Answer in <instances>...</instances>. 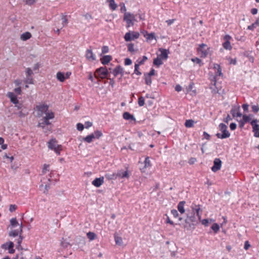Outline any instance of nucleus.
Listing matches in <instances>:
<instances>
[{
    "instance_id": "f257e3e1",
    "label": "nucleus",
    "mask_w": 259,
    "mask_h": 259,
    "mask_svg": "<svg viewBox=\"0 0 259 259\" xmlns=\"http://www.w3.org/2000/svg\"><path fill=\"white\" fill-rule=\"evenodd\" d=\"M35 110L37 111L38 117H44V115L47 116L50 112H53L52 110L49 109V106L45 103H41L35 107Z\"/></svg>"
},
{
    "instance_id": "f03ea898",
    "label": "nucleus",
    "mask_w": 259,
    "mask_h": 259,
    "mask_svg": "<svg viewBox=\"0 0 259 259\" xmlns=\"http://www.w3.org/2000/svg\"><path fill=\"white\" fill-rule=\"evenodd\" d=\"M220 131L222 133H217L215 136L219 139H224L228 138L230 136V134L228 131L227 126L223 123H221L219 125Z\"/></svg>"
},
{
    "instance_id": "7ed1b4c3",
    "label": "nucleus",
    "mask_w": 259,
    "mask_h": 259,
    "mask_svg": "<svg viewBox=\"0 0 259 259\" xmlns=\"http://www.w3.org/2000/svg\"><path fill=\"white\" fill-rule=\"evenodd\" d=\"M102 136L103 134L101 131L96 130L94 133H92L85 137L82 138V141L88 143H91L95 139H99Z\"/></svg>"
},
{
    "instance_id": "20e7f679",
    "label": "nucleus",
    "mask_w": 259,
    "mask_h": 259,
    "mask_svg": "<svg viewBox=\"0 0 259 259\" xmlns=\"http://www.w3.org/2000/svg\"><path fill=\"white\" fill-rule=\"evenodd\" d=\"M123 21L126 22V28H129L131 26H133L134 24L135 21H136V16L131 13H125L124 14Z\"/></svg>"
},
{
    "instance_id": "39448f33",
    "label": "nucleus",
    "mask_w": 259,
    "mask_h": 259,
    "mask_svg": "<svg viewBox=\"0 0 259 259\" xmlns=\"http://www.w3.org/2000/svg\"><path fill=\"white\" fill-rule=\"evenodd\" d=\"M210 48L205 44L199 45L197 52L201 58H205L208 54Z\"/></svg>"
},
{
    "instance_id": "423d86ee",
    "label": "nucleus",
    "mask_w": 259,
    "mask_h": 259,
    "mask_svg": "<svg viewBox=\"0 0 259 259\" xmlns=\"http://www.w3.org/2000/svg\"><path fill=\"white\" fill-rule=\"evenodd\" d=\"M55 117L54 112H50L48 114L47 116H45L42 118L43 121L42 122H39L37 126L44 128L46 125H51V123L49 120L53 119Z\"/></svg>"
},
{
    "instance_id": "0eeeda50",
    "label": "nucleus",
    "mask_w": 259,
    "mask_h": 259,
    "mask_svg": "<svg viewBox=\"0 0 259 259\" xmlns=\"http://www.w3.org/2000/svg\"><path fill=\"white\" fill-rule=\"evenodd\" d=\"M48 147L54 150L58 155L60 154V151L62 150V146L58 145L55 139H52L48 142Z\"/></svg>"
},
{
    "instance_id": "6e6552de",
    "label": "nucleus",
    "mask_w": 259,
    "mask_h": 259,
    "mask_svg": "<svg viewBox=\"0 0 259 259\" xmlns=\"http://www.w3.org/2000/svg\"><path fill=\"white\" fill-rule=\"evenodd\" d=\"M140 34L139 32L130 31L125 34L124 38L126 41H130L138 38Z\"/></svg>"
},
{
    "instance_id": "1a4fd4ad",
    "label": "nucleus",
    "mask_w": 259,
    "mask_h": 259,
    "mask_svg": "<svg viewBox=\"0 0 259 259\" xmlns=\"http://www.w3.org/2000/svg\"><path fill=\"white\" fill-rule=\"evenodd\" d=\"M108 73L109 72L106 68L101 67L96 70L95 75L96 77L98 76L101 78L103 79L106 77Z\"/></svg>"
},
{
    "instance_id": "9d476101",
    "label": "nucleus",
    "mask_w": 259,
    "mask_h": 259,
    "mask_svg": "<svg viewBox=\"0 0 259 259\" xmlns=\"http://www.w3.org/2000/svg\"><path fill=\"white\" fill-rule=\"evenodd\" d=\"M192 211L196 213L199 221H201V215L202 212V210L201 208V205L199 204H196L195 203H193L191 206Z\"/></svg>"
},
{
    "instance_id": "9b49d317",
    "label": "nucleus",
    "mask_w": 259,
    "mask_h": 259,
    "mask_svg": "<svg viewBox=\"0 0 259 259\" xmlns=\"http://www.w3.org/2000/svg\"><path fill=\"white\" fill-rule=\"evenodd\" d=\"M225 41L223 43L222 46L223 48L227 50H231L232 49L230 40L232 39V37L228 34H226L223 38Z\"/></svg>"
},
{
    "instance_id": "f8f14e48",
    "label": "nucleus",
    "mask_w": 259,
    "mask_h": 259,
    "mask_svg": "<svg viewBox=\"0 0 259 259\" xmlns=\"http://www.w3.org/2000/svg\"><path fill=\"white\" fill-rule=\"evenodd\" d=\"M257 122L258 120L257 119H253L250 121V124L252 127V132L254 133V136L256 138H259V124H257Z\"/></svg>"
},
{
    "instance_id": "ddd939ff",
    "label": "nucleus",
    "mask_w": 259,
    "mask_h": 259,
    "mask_svg": "<svg viewBox=\"0 0 259 259\" xmlns=\"http://www.w3.org/2000/svg\"><path fill=\"white\" fill-rule=\"evenodd\" d=\"M21 233H22V229L20 228L19 230H16L12 231L10 232V236H13V237H16L17 236H19V238L17 239V243L19 245H20L22 241V237L21 236Z\"/></svg>"
},
{
    "instance_id": "4468645a",
    "label": "nucleus",
    "mask_w": 259,
    "mask_h": 259,
    "mask_svg": "<svg viewBox=\"0 0 259 259\" xmlns=\"http://www.w3.org/2000/svg\"><path fill=\"white\" fill-rule=\"evenodd\" d=\"M14 244L13 242L10 241L7 242L2 245V248L4 249L9 250L10 253H14L15 252V249L13 248Z\"/></svg>"
},
{
    "instance_id": "2eb2a0df",
    "label": "nucleus",
    "mask_w": 259,
    "mask_h": 259,
    "mask_svg": "<svg viewBox=\"0 0 259 259\" xmlns=\"http://www.w3.org/2000/svg\"><path fill=\"white\" fill-rule=\"evenodd\" d=\"M222 166V161L219 158H215L213 161V165L211 167V170L216 172L220 170Z\"/></svg>"
},
{
    "instance_id": "dca6fc26",
    "label": "nucleus",
    "mask_w": 259,
    "mask_h": 259,
    "mask_svg": "<svg viewBox=\"0 0 259 259\" xmlns=\"http://www.w3.org/2000/svg\"><path fill=\"white\" fill-rule=\"evenodd\" d=\"M7 96L10 98L12 103L15 105L18 104L19 101L17 99V96L14 93L12 92H8L7 93Z\"/></svg>"
},
{
    "instance_id": "f3484780",
    "label": "nucleus",
    "mask_w": 259,
    "mask_h": 259,
    "mask_svg": "<svg viewBox=\"0 0 259 259\" xmlns=\"http://www.w3.org/2000/svg\"><path fill=\"white\" fill-rule=\"evenodd\" d=\"M104 178L103 177L96 178L92 181V184L96 187H99L104 183Z\"/></svg>"
},
{
    "instance_id": "a211bd4d",
    "label": "nucleus",
    "mask_w": 259,
    "mask_h": 259,
    "mask_svg": "<svg viewBox=\"0 0 259 259\" xmlns=\"http://www.w3.org/2000/svg\"><path fill=\"white\" fill-rule=\"evenodd\" d=\"M85 57L90 61H94L96 60V56L93 53L92 50L88 49L87 50Z\"/></svg>"
},
{
    "instance_id": "6ab92c4d",
    "label": "nucleus",
    "mask_w": 259,
    "mask_h": 259,
    "mask_svg": "<svg viewBox=\"0 0 259 259\" xmlns=\"http://www.w3.org/2000/svg\"><path fill=\"white\" fill-rule=\"evenodd\" d=\"M159 51L161 52L159 58L161 59L166 60L169 53L168 50L164 49H159Z\"/></svg>"
},
{
    "instance_id": "aec40b11",
    "label": "nucleus",
    "mask_w": 259,
    "mask_h": 259,
    "mask_svg": "<svg viewBox=\"0 0 259 259\" xmlns=\"http://www.w3.org/2000/svg\"><path fill=\"white\" fill-rule=\"evenodd\" d=\"M144 36L146 38L147 41L151 40L153 39H155V33L153 32L149 33L147 31H144L143 32Z\"/></svg>"
},
{
    "instance_id": "412c9836",
    "label": "nucleus",
    "mask_w": 259,
    "mask_h": 259,
    "mask_svg": "<svg viewBox=\"0 0 259 259\" xmlns=\"http://www.w3.org/2000/svg\"><path fill=\"white\" fill-rule=\"evenodd\" d=\"M113 74L114 76H117L119 74L123 75V68L120 66H116L113 71Z\"/></svg>"
},
{
    "instance_id": "4be33fe9",
    "label": "nucleus",
    "mask_w": 259,
    "mask_h": 259,
    "mask_svg": "<svg viewBox=\"0 0 259 259\" xmlns=\"http://www.w3.org/2000/svg\"><path fill=\"white\" fill-rule=\"evenodd\" d=\"M111 60L112 57L110 55L104 56L100 59L102 64L103 65H106L108 64Z\"/></svg>"
},
{
    "instance_id": "5701e85b",
    "label": "nucleus",
    "mask_w": 259,
    "mask_h": 259,
    "mask_svg": "<svg viewBox=\"0 0 259 259\" xmlns=\"http://www.w3.org/2000/svg\"><path fill=\"white\" fill-rule=\"evenodd\" d=\"M32 37V35L29 32H25L20 35V39L22 41H26Z\"/></svg>"
},
{
    "instance_id": "b1692460",
    "label": "nucleus",
    "mask_w": 259,
    "mask_h": 259,
    "mask_svg": "<svg viewBox=\"0 0 259 259\" xmlns=\"http://www.w3.org/2000/svg\"><path fill=\"white\" fill-rule=\"evenodd\" d=\"M117 177H119L120 178H127L128 179L130 177L128 172L127 170L122 171H118L117 173L116 174Z\"/></svg>"
},
{
    "instance_id": "393cba45",
    "label": "nucleus",
    "mask_w": 259,
    "mask_h": 259,
    "mask_svg": "<svg viewBox=\"0 0 259 259\" xmlns=\"http://www.w3.org/2000/svg\"><path fill=\"white\" fill-rule=\"evenodd\" d=\"M185 203L186 202L185 201H180L178 204V206H177L178 209L181 214H183L185 211V210L184 208V205H185Z\"/></svg>"
},
{
    "instance_id": "a878e982",
    "label": "nucleus",
    "mask_w": 259,
    "mask_h": 259,
    "mask_svg": "<svg viewBox=\"0 0 259 259\" xmlns=\"http://www.w3.org/2000/svg\"><path fill=\"white\" fill-rule=\"evenodd\" d=\"M107 3L109 4V7L112 11L116 9L117 5L115 4L114 0H106Z\"/></svg>"
},
{
    "instance_id": "bb28decb",
    "label": "nucleus",
    "mask_w": 259,
    "mask_h": 259,
    "mask_svg": "<svg viewBox=\"0 0 259 259\" xmlns=\"http://www.w3.org/2000/svg\"><path fill=\"white\" fill-rule=\"evenodd\" d=\"M56 77L59 81L62 82H64L66 79L64 73L60 71L57 73Z\"/></svg>"
},
{
    "instance_id": "cd10ccee",
    "label": "nucleus",
    "mask_w": 259,
    "mask_h": 259,
    "mask_svg": "<svg viewBox=\"0 0 259 259\" xmlns=\"http://www.w3.org/2000/svg\"><path fill=\"white\" fill-rule=\"evenodd\" d=\"M123 118L125 120H135L134 116L127 112L123 113Z\"/></svg>"
},
{
    "instance_id": "c85d7f7f",
    "label": "nucleus",
    "mask_w": 259,
    "mask_h": 259,
    "mask_svg": "<svg viewBox=\"0 0 259 259\" xmlns=\"http://www.w3.org/2000/svg\"><path fill=\"white\" fill-rule=\"evenodd\" d=\"M162 59L159 57L155 58L153 60V64L157 67H159L161 65L163 64Z\"/></svg>"
},
{
    "instance_id": "c756f323",
    "label": "nucleus",
    "mask_w": 259,
    "mask_h": 259,
    "mask_svg": "<svg viewBox=\"0 0 259 259\" xmlns=\"http://www.w3.org/2000/svg\"><path fill=\"white\" fill-rule=\"evenodd\" d=\"M24 82L27 84H33V78L32 76H26L24 79Z\"/></svg>"
},
{
    "instance_id": "7c9ffc66",
    "label": "nucleus",
    "mask_w": 259,
    "mask_h": 259,
    "mask_svg": "<svg viewBox=\"0 0 259 259\" xmlns=\"http://www.w3.org/2000/svg\"><path fill=\"white\" fill-rule=\"evenodd\" d=\"M114 239L116 244L120 245L122 244V240L121 237L118 236L117 235L115 234L114 235Z\"/></svg>"
},
{
    "instance_id": "2f4dec72",
    "label": "nucleus",
    "mask_w": 259,
    "mask_h": 259,
    "mask_svg": "<svg viewBox=\"0 0 259 259\" xmlns=\"http://www.w3.org/2000/svg\"><path fill=\"white\" fill-rule=\"evenodd\" d=\"M194 125V121L191 119L187 120L185 121V125L187 127H191Z\"/></svg>"
},
{
    "instance_id": "473e14b6",
    "label": "nucleus",
    "mask_w": 259,
    "mask_h": 259,
    "mask_svg": "<svg viewBox=\"0 0 259 259\" xmlns=\"http://www.w3.org/2000/svg\"><path fill=\"white\" fill-rule=\"evenodd\" d=\"M62 24L63 26V27L66 26L68 23V21L66 15H62Z\"/></svg>"
},
{
    "instance_id": "72a5a7b5",
    "label": "nucleus",
    "mask_w": 259,
    "mask_h": 259,
    "mask_svg": "<svg viewBox=\"0 0 259 259\" xmlns=\"http://www.w3.org/2000/svg\"><path fill=\"white\" fill-rule=\"evenodd\" d=\"M87 235L90 241L94 240L96 237V235L94 233L91 232L88 233Z\"/></svg>"
},
{
    "instance_id": "f704fd0d",
    "label": "nucleus",
    "mask_w": 259,
    "mask_h": 259,
    "mask_svg": "<svg viewBox=\"0 0 259 259\" xmlns=\"http://www.w3.org/2000/svg\"><path fill=\"white\" fill-rule=\"evenodd\" d=\"M25 4L29 6L34 5L36 3V0H23Z\"/></svg>"
},
{
    "instance_id": "c9c22d12",
    "label": "nucleus",
    "mask_w": 259,
    "mask_h": 259,
    "mask_svg": "<svg viewBox=\"0 0 259 259\" xmlns=\"http://www.w3.org/2000/svg\"><path fill=\"white\" fill-rule=\"evenodd\" d=\"M144 164L145 168L151 167V164L149 157H147L145 158L144 161Z\"/></svg>"
},
{
    "instance_id": "e433bc0d",
    "label": "nucleus",
    "mask_w": 259,
    "mask_h": 259,
    "mask_svg": "<svg viewBox=\"0 0 259 259\" xmlns=\"http://www.w3.org/2000/svg\"><path fill=\"white\" fill-rule=\"evenodd\" d=\"M145 76L146 84L147 85H150L152 83V79L151 77L149 75H147V74H145Z\"/></svg>"
},
{
    "instance_id": "4c0bfd02",
    "label": "nucleus",
    "mask_w": 259,
    "mask_h": 259,
    "mask_svg": "<svg viewBox=\"0 0 259 259\" xmlns=\"http://www.w3.org/2000/svg\"><path fill=\"white\" fill-rule=\"evenodd\" d=\"M138 104L140 106H143L145 105V99L141 96L138 99Z\"/></svg>"
},
{
    "instance_id": "58836bf2",
    "label": "nucleus",
    "mask_w": 259,
    "mask_h": 259,
    "mask_svg": "<svg viewBox=\"0 0 259 259\" xmlns=\"http://www.w3.org/2000/svg\"><path fill=\"white\" fill-rule=\"evenodd\" d=\"M139 64H135V70H134V73L140 75L141 74V72L139 71Z\"/></svg>"
},
{
    "instance_id": "ea45409f",
    "label": "nucleus",
    "mask_w": 259,
    "mask_h": 259,
    "mask_svg": "<svg viewBox=\"0 0 259 259\" xmlns=\"http://www.w3.org/2000/svg\"><path fill=\"white\" fill-rule=\"evenodd\" d=\"M10 223H11V225L12 226H13V227L19 225V224L17 222V221L16 218H12V219H11V220H10Z\"/></svg>"
},
{
    "instance_id": "a19ab883",
    "label": "nucleus",
    "mask_w": 259,
    "mask_h": 259,
    "mask_svg": "<svg viewBox=\"0 0 259 259\" xmlns=\"http://www.w3.org/2000/svg\"><path fill=\"white\" fill-rule=\"evenodd\" d=\"M49 166L50 165L47 164H45L43 166V168L42 170V174H45L47 171H49Z\"/></svg>"
},
{
    "instance_id": "79ce46f5",
    "label": "nucleus",
    "mask_w": 259,
    "mask_h": 259,
    "mask_svg": "<svg viewBox=\"0 0 259 259\" xmlns=\"http://www.w3.org/2000/svg\"><path fill=\"white\" fill-rule=\"evenodd\" d=\"M232 114L233 116L239 117L242 116V114L239 111H237L236 110H232L231 111Z\"/></svg>"
},
{
    "instance_id": "37998d69",
    "label": "nucleus",
    "mask_w": 259,
    "mask_h": 259,
    "mask_svg": "<svg viewBox=\"0 0 259 259\" xmlns=\"http://www.w3.org/2000/svg\"><path fill=\"white\" fill-rule=\"evenodd\" d=\"M191 60L193 62L199 64L200 66H201L202 61L199 58L196 57L192 58Z\"/></svg>"
},
{
    "instance_id": "c03bdc74",
    "label": "nucleus",
    "mask_w": 259,
    "mask_h": 259,
    "mask_svg": "<svg viewBox=\"0 0 259 259\" xmlns=\"http://www.w3.org/2000/svg\"><path fill=\"white\" fill-rule=\"evenodd\" d=\"M127 49H128V51L130 52H135V49H134V45L133 44H129L128 45H127Z\"/></svg>"
},
{
    "instance_id": "a18cd8bd",
    "label": "nucleus",
    "mask_w": 259,
    "mask_h": 259,
    "mask_svg": "<svg viewBox=\"0 0 259 259\" xmlns=\"http://www.w3.org/2000/svg\"><path fill=\"white\" fill-rule=\"evenodd\" d=\"M25 72L26 76H32L33 74V70L30 68H27Z\"/></svg>"
},
{
    "instance_id": "49530a36",
    "label": "nucleus",
    "mask_w": 259,
    "mask_h": 259,
    "mask_svg": "<svg viewBox=\"0 0 259 259\" xmlns=\"http://www.w3.org/2000/svg\"><path fill=\"white\" fill-rule=\"evenodd\" d=\"M243 120L244 122H249L251 120V117L250 116H247L246 115H243Z\"/></svg>"
},
{
    "instance_id": "de8ad7c7",
    "label": "nucleus",
    "mask_w": 259,
    "mask_h": 259,
    "mask_svg": "<svg viewBox=\"0 0 259 259\" xmlns=\"http://www.w3.org/2000/svg\"><path fill=\"white\" fill-rule=\"evenodd\" d=\"M215 66H217V67H218V70H217V75L219 76H222L223 75V74L222 73V70H221V68L220 65H219L218 64H215Z\"/></svg>"
},
{
    "instance_id": "09e8293b",
    "label": "nucleus",
    "mask_w": 259,
    "mask_h": 259,
    "mask_svg": "<svg viewBox=\"0 0 259 259\" xmlns=\"http://www.w3.org/2000/svg\"><path fill=\"white\" fill-rule=\"evenodd\" d=\"M257 27V25L255 24V22H254L251 25L248 26L247 27V29L250 30H253L255 28Z\"/></svg>"
},
{
    "instance_id": "8fccbe9b",
    "label": "nucleus",
    "mask_w": 259,
    "mask_h": 259,
    "mask_svg": "<svg viewBox=\"0 0 259 259\" xmlns=\"http://www.w3.org/2000/svg\"><path fill=\"white\" fill-rule=\"evenodd\" d=\"M76 127L78 131H82L84 129V126L82 123H78L76 125Z\"/></svg>"
},
{
    "instance_id": "3c124183",
    "label": "nucleus",
    "mask_w": 259,
    "mask_h": 259,
    "mask_svg": "<svg viewBox=\"0 0 259 259\" xmlns=\"http://www.w3.org/2000/svg\"><path fill=\"white\" fill-rule=\"evenodd\" d=\"M252 112L254 113H257L259 111V107L258 105H252L251 106Z\"/></svg>"
},
{
    "instance_id": "603ef678",
    "label": "nucleus",
    "mask_w": 259,
    "mask_h": 259,
    "mask_svg": "<svg viewBox=\"0 0 259 259\" xmlns=\"http://www.w3.org/2000/svg\"><path fill=\"white\" fill-rule=\"evenodd\" d=\"M106 177L108 179H109V180H111V179H116L117 178L116 174H113L111 175H106Z\"/></svg>"
},
{
    "instance_id": "864d4df0",
    "label": "nucleus",
    "mask_w": 259,
    "mask_h": 259,
    "mask_svg": "<svg viewBox=\"0 0 259 259\" xmlns=\"http://www.w3.org/2000/svg\"><path fill=\"white\" fill-rule=\"evenodd\" d=\"M121 8H120V11L122 13H127L126 11V8L123 3L120 4Z\"/></svg>"
},
{
    "instance_id": "5fc2aeb1",
    "label": "nucleus",
    "mask_w": 259,
    "mask_h": 259,
    "mask_svg": "<svg viewBox=\"0 0 259 259\" xmlns=\"http://www.w3.org/2000/svg\"><path fill=\"white\" fill-rule=\"evenodd\" d=\"M202 225L204 226H208L209 224V219H204L201 221Z\"/></svg>"
},
{
    "instance_id": "6e6d98bb",
    "label": "nucleus",
    "mask_w": 259,
    "mask_h": 259,
    "mask_svg": "<svg viewBox=\"0 0 259 259\" xmlns=\"http://www.w3.org/2000/svg\"><path fill=\"white\" fill-rule=\"evenodd\" d=\"M61 245L64 248H67L68 247L71 246V245L68 242L65 241H62L61 242Z\"/></svg>"
},
{
    "instance_id": "4d7b16f0",
    "label": "nucleus",
    "mask_w": 259,
    "mask_h": 259,
    "mask_svg": "<svg viewBox=\"0 0 259 259\" xmlns=\"http://www.w3.org/2000/svg\"><path fill=\"white\" fill-rule=\"evenodd\" d=\"M109 52V48L107 46H103L102 48V52L103 54L107 53Z\"/></svg>"
},
{
    "instance_id": "13d9d810",
    "label": "nucleus",
    "mask_w": 259,
    "mask_h": 259,
    "mask_svg": "<svg viewBox=\"0 0 259 259\" xmlns=\"http://www.w3.org/2000/svg\"><path fill=\"white\" fill-rule=\"evenodd\" d=\"M17 208V206L15 204H11L9 207V210L11 212L15 211Z\"/></svg>"
},
{
    "instance_id": "bf43d9fd",
    "label": "nucleus",
    "mask_w": 259,
    "mask_h": 259,
    "mask_svg": "<svg viewBox=\"0 0 259 259\" xmlns=\"http://www.w3.org/2000/svg\"><path fill=\"white\" fill-rule=\"evenodd\" d=\"M171 213L173 215L175 218H177L179 215L178 211L176 209H172L171 210Z\"/></svg>"
},
{
    "instance_id": "052dcab7",
    "label": "nucleus",
    "mask_w": 259,
    "mask_h": 259,
    "mask_svg": "<svg viewBox=\"0 0 259 259\" xmlns=\"http://www.w3.org/2000/svg\"><path fill=\"white\" fill-rule=\"evenodd\" d=\"M147 60V57L145 56H144L143 57L142 59L141 60H140V61H139L138 64H139V65L143 64Z\"/></svg>"
},
{
    "instance_id": "680f3d73",
    "label": "nucleus",
    "mask_w": 259,
    "mask_h": 259,
    "mask_svg": "<svg viewBox=\"0 0 259 259\" xmlns=\"http://www.w3.org/2000/svg\"><path fill=\"white\" fill-rule=\"evenodd\" d=\"M196 161V158L194 157H191L188 161L190 164H193Z\"/></svg>"
},
{
    "instance_id": "e2e57ef3",
    "label": "nucleus",
    "mask_w": 259,
    "mask_h": 259,
    "mask_svg": "<svg viewBox=\"0 0 259 259\" xmlns=\"http://www.w3.org/2000/svg\"><path fill=\"white\" fill-rule=\"evenodd\" d=\"M250 247V244L248 241H246L244 243V248L245 250L248 249V248Z\"/></svg>"
},
{
    "instance_id": "0e129e2a",
    "label": "nucleus",
    "mask_w": 259,
    "mask_h": 259,
    "mask_svg": "<svg viewBox=\"0 0 259 259\" xmlns=\"http://www.w3.org/2000/svg\"><path fill=\"white\" fill-rule=\"evenodd\" d=\"M132 60L129 58H126L124 60V64L125 65H130L132 64Z\"/></svg>"
},
{
    "instance_id": "69168bd1",
    "label": "nucleus",
    "mask_w": 259,
    "mask_h": 259,
    "mask_svg": "<svg viewBox=\"0 0 259 259\" xmlns=\"http://www.w3.org/2000/svg\"><path fill=\"white\" fill-rule=\"evenodd\" d=\"M14 91L18 95H21V89L20 87H18L17 88L15 89H14Z\"/></svg>"
},
{
    "instance_id": "338daca9",
    "label": "nucleus",
    "mask_w": 259,
    "mask_h": 259,
    "mask_svg": "<svg viewBox=\"0 0 259 259\" xmlns=\"http://www.w3.org/2000/svg\"><path fill=\"white\" fill-rule=\"evenodd\" d=\"M230 128L231 130H235L236 128V124L235 123H231L230 125Z\"/></svg>"
},
{
    "instance_id": "774afa93",
    "label": "nucleus",
    "mask_w": 259,
    "mask_h": 259,
    "mask_svg": "<svg viewBox=\"0 0 259 259\" xmlns=\"http://www.w3.org/2000/svg\"><path fill=\"white\" fill-rule=\"evenodd\" d=\"M93 125L92 122L90 121H87L85 122V126L87 128H89L90 127L92 126Z\"/></svg>"
}]
</instances>
